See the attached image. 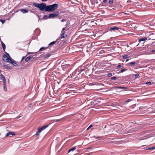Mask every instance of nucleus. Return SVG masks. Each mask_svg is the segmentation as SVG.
Listing matches in <instances>:
<instances>
[{
    "instance_id": "obj_1",
    "label": "nucleus",
    "mask_w": 155,
    "mask_h": 155,
    "mask_svg": "<svg viewBox=\"0 0 155 155\" xmlns=\"http://www.w3.org/2000/svg\"><path fill=\"white\" fill-rule=\"evenodd\" d=\"M33 5L35 7H38L41 11H42L44 10L45 11L47 12L46 8H47V6L44 3L39 4L34 2L33 4Z\"/></svg>"
},
{
    "instance_id": "obj_2",
    "label": "nucleus",
    "mask_w": 155,
    "mask_h": 155,
    "mask_svg": "<svg viewBox=\"0 0 155 155\" xmlns=\"http://www.w3.org/2000/svg\"><path fill=\"white\" fill-rule=\"evenodd\" d=\"M58 6V5L57 4H54L52 5H48L46 8L47 12H52L56 9Z\"/></svg>"
},
{
    "instance_id": "obj_3",
    "label": "nucleus",
    "mask_w": 155,
    "mask_h": 155,
    "mask_svg": "<svg viewBox=\"0 0 155 155\" xmlns=\"http://www.w3.org/2000/svg\"><path fill=\"white\" fill-rule=\"evenodd\" d=\"M58 11H56L55 13L50 14L48 16V18H53L58 16Z\"/></svg>"
},
{
    "instance_id": "obj_4",
    "label": "nucleus",
    "mask_w": 155,
    "mask_h": 155,
    "mask_svg": "<svg viewBox=\"0 0 155 155\" xmlns=\"http://www.w3.org/2000/svg\"><path fill=\"white\" fill-rule=\"evenodd\" d=\"M3 60L4 62H9L11 60V58L8 57L6 55L4 54L2 57Z\"/></svg>"
},
{
    "instance_id": "obj_5",
    "label": "nucleus",
    "mask_w": 155,
    "mask_h": 155,
    "mask_svg": "<svg viewBox=\"0 0 155 155\" xmlns=\"http://www.w3.org/2000/svg\"><path fill=\"white\" fill-rule=\"evenodd\" d=\"M116 126V127L114 129L115 131H117L118 132H120L122 128V125L120 124H118Z\"/></svg>"
},
{
    "instance_id": "obj_6",
    "label": "nucleus",
    "mask_w": 155,
    "mask_h": 155,
    "mask_svg": "<svg viewBox=\"0 0 155 155\" xmlns=\"http://www.w3.org/2000/svg\"><path fill=\"white\" fill-rule=\"evenodd\" d=\"M119 28L118 27L114 26L113 27L110 28L109 29V30L110 31H114L115 30H118Z\"/></svg>"
},
{
    "instance_id": "obj_7",
    "label": "nucleus",
    "mask_w": 155,
    "mask_h": 155,
    "mask_svg": "<svg viewBox=\"0 0 155 155\" xmlns=\"http://www.w3.org/2000/svg\"><path fill=\"white\" fill-rule=\"evenodd\" d=\"M48 126V125H46L44 126H42L38 128V130H39V132H41L43 130H45L47 127Z\"/></svg>"
},
{
    "instance_id": "obj_8",
    "label": "nucleus",
    "mask_w": 155,
    "mask_h": 155,
    "mask_svg": "<svg viewBox=\"0 0 155 155\" xmlns=\"http://www.w3.org/2000/svg\"><path fill=\"white\" fill-rule=\"evenodd\" d=\"M98 100L97 99H96L91 102V105H94L97 104L99 103Z\"/></svg>"
},
{
    "instance_id": "obj_9",
    "label": "nucleus",
    "mask_w": 155,
    "mask_h": 155,
    "mask_svg": "<svg viewBox=\"0 0 155 155\" xmlns=\"http://www.w3.org/2000/svg\"><path fill=\"white\" fill-rule=\"evenodd\" d=\"M67 35L66 34H65L64 32H61V34L60 37L59 38H60L59 40H60L61 38H65L67 37Z\"/></svg>"
},
{
    "instance_id": "obj_10",
    "label": "nucleus",
    "mask_w": 155,
    "mask_h": 155,
    "mask_svg": "<svg viewBox=\"0 0 155 155\" xmlns=\"http://www.w3.org/2000/svg\"><path fill=\"white\" fill-rule=\"evenodd\" d=\"M0 78L1 80H2L3 81V83L6 82L5 76L2 74H1L0 75Z\"/></svg>"
},
{
    "instance_id": "obj_11",
    "label": "nucleus",
    "mask_w": 155,
    "mask_h": 155,
    "mask_svg": "<svg viewBox=\"0 0 155 155\" xmlns=\"http://www.w3.org/2000/svg\"><path fill=\"white\" fill-rule=\"evenodd\" d=\"M60 38H58V39H57L55 41H53L50 43H49V44L48 45L49 46H51V45H53L55 44L56 42H57L59 40Z\"/></svg>"
},
{
    "instance_id": "obj_12",
    "label": "nucleus",
    "mask_w": 155,
    "mask_h": 155,
    "mask_svg": "<svg viewBox=\"0 0 155 155\" xmlns=\"http://www.w3.org/2000/svg\"><path fill=\"white\" fill-rule=\"evenodd\" d=\"M20 11H21L22 13L23 14L27 13L28 12V10L25 9H21L19 10Z\"/></svg>"
},
{
    "instance_id": "obj_13",
    "label": "nucleus",
    "mask_w": 155,
    "mask_h": 155,
    "mask_svg": "<svg viewBox=\"0 0 155 155\" xmlns=\"http://www.w3.org/2000/svg\"><path fill=\"white\" fill-rule=\"evenodd\" d=\"M147 40V38L146 37H145L144 38H140V39H139L138 41L140 43H141V42H142V41H143V42L144 41H146Z\"/></svg>"
},
{
    "instance_id": "obj_14",
    "label": "nucleus",
    "mask_w": 155,
    "mask_h": 155,
    "mask_svg": "<svg viewBox=\"0 0 155 155\" xmlns=\"http://www.w3.org/2000/svg\"><path fill=\"white\" fill-rule=\"evenodd\" d=\"M3 66L6 69H12V68L8 64L4 65Z\"/></svg>"
},
{
    "instance_id": "obj_15",
    "label": "nucleus",
    "mask_w": 155,
    "mask_h": 155,
    "mask_svg": "<svg viewBox=\"0 0 155 155\" xmlns=\"http://www.w3.org/2000/svg\"><path fill=\"white\" fill-rule=\"evenodd\" d=\"M10 135H15V134L14 132H9L6 134L5 137H7Z\"/></svg>"
},
{
    "instance_id": "obj_16",
    "label": "nucleus",
    "mask_w": 155,
    "mask_h": 155,
    "mask_svg": "<svg viewBox=\"0 0 155 155\" xmlns=\"http://www.w3.org/2000/svg\"><path fill=\"white\" fill-rule=\"evenodd\" d=\"M9 63L12 64L15 67L18 66V64L17 63L12 61L11 59L10 60Z\"/></svg>"
},
{
    "instance_id": "obj_17",
    "label": "nucleus",
    "mask_w": 155,
    "mask_h": 155,
    "mask_svg": "<svg viewBox=\"0 0 155 155\" xmlns=\"http://www.w3.org/2000/svg\"><path fill=\"white\" fill-rule=\"evenodd\" d=\"M32 57L33 56H31L27 57L25 59V61L26 62H28V61H30Z\"/></svg>"
},
{
    "instance_id": "obj_18",
    "label": "nucleus",
    "mask_w": 155,
    "mask_h": 155,
    "mask_svg": "<svg viewBox=\"0 0 155 155\" xmlns=\"http://www.w3.org/2000/svg\"><path fill=\"white\" fill-rule=\"evenodd\" d=\"M116 88L117 89H126L127 90L128 89L127 87H116Z\"/></svg>"
},
{
    "instance_id": "obj_19",
    "label": "nucleus",
    "mask_w": 155,
    "mask_h": 155,
    "mask_svg": "<svg viewBox=\"0 0 155 155\" xmlns=\"http://www.w3.org/2000/svg\"><path fill=\"white\" fill-rule=\"evenodd\" d=\"M1 43L2 45V46L3 48V50L4 51H5V49L6 48L5 45L4 43L2 41H1Z\"/></svg>"
},
{
    "instance_id": "obj_20",
    "label": "nucleus",
    "mask_w": 155,
    "mask_h": 155,
    "mask_svg": "<svg viewBox=\"0 0 155 155\" xmlns=\"http://www.w3.org/2000/svg\"><path fill=\"white\" fill-rule=\"evenodd\" d=\"M3 88L5 91H6L7 90L6 87V82L3 83Z\"/></svg>"
},
{
    "instance_id": "obj_21",
    "label": "nucleus",
    "mask_w": 155,
    "mask_h": 155,
    "mask_svg": "<svg viewBox=\"0 0 155 155\" xmlns=\"http://www.w3.org/2000/svg\"><path fill=\"white\" fill-rule=\"evenodd\" d=\"M136 62L135 61L132 62H131L130 63H128V65L130 66H134V64H136Z\"/></svg>"
},
{
    "instance_id": "obj_22",
    "label": "nucleus",
    "mask_w": 155,
    "mask_h": 155,
    "mask_svg": "<svg viewBox=\"0 0 155 155\" xmlns=\"http://www.w3.org/2000/svg\"><path fill=\"white\" fill-rule=\"evenodd\" d=\"M48 48V47H42L41 48H40L39 51H43V50H45L46 49H47Z\"/></svg>"
},
{
    "instance_id": "obj_23",
    "label": "nucleus",
    "mask_w": 155,
    "mask_h": 155,
    "mask_svg": "<svg viewBox=\"0 0 155 155\" xmlns=\"http://www.w3.org/2000/svg\"><path fill=\"white\" fill-rule=\"evenodd\" d=\"M76 149V147H75V146L74 147H72V148H71L68 150V153H69L71 151H73L74 150H75Z\"/></svg>"
},
{
    "instance_id": "obj_24",
    "label": "nucleus",
    "mask_w": 155,
    "mask_h": 155,
    "mask_svg": "<svg viewBox=\"0 0 155 155\" xmlns=\"http://www.w3.org/2000/svg\"><path fill=\"white\" fill-rule=\"evenodd\" d=\"M131 101V100L130 99H129L124 101L123 103V104L124 105H126L128 102H130Z\"/></svg>"
},
{
    "instance_id": "obj_25",
    "label": "nucleus",
    "mask_w": 155,
    "mask_h": 155,
    "mask_svg": "<svg viewBox=\"0 0 155 155\" xmlns=\"http://www.w3.org/2000/svg\"><path fill=\"white\" fill-rule=\"evenodd\" d=\"M139 127H137L131 129V130H132V131L135 132L137 131V130H139Z\"/></svg>"
},
{
    "instance_id": "obj_26",
    "label": "nucleus",
    "mask_w": 155,
    "mask_h": 155,
    "mask_svg": "<svg viewBox=\"0 0 155 155\" xmlns=\"http://www.w3.org/2000/svg\"><path fill=\"white\" fill-rule=\"evenodd\" d=\"M48 18V17L47 15H45L42 18L43 20H46Z\"/></svg>"
},
{
    "instance_id": "obj_27",
    "label": "nucleus",
    "mask_w": 155,
    "mask_h": 155,
    "mask_svg": "<svg viewBox=\"0 0 155 155\" xmlns=\"http://www.w3.org/2000/svg\"><path fill=\"white\" fill-rule=\"evenodd\" d=\"M127 70V69H125V68L123 69H121L120 72H118L117 73H120L121 72H124V71H125Z\"/></svg>"
},
{
    "instance_id": "obj_28",
    "label": "nucleus",
    "mask_w": 155,
    "mask_h": 155,
    "mask_svg": "<svg viewBox=\"0 0 155 155\" xmlns=\"http://www.w3.org/2000/svg\"><path fill=\"white\" fill-rule=\"evenodd\" d=\"M51 56V54H46L45 55V58H47Z\"/></svg>"
},
{
    "instance_id": "obj_29",
    "label": "nucleus",
    "mask_w": 155,
    "mask_h": 155,
    "mask_svg": "<svg viewBox=\"0 0 155 155\" xmlns=\"http://www.w3.org/2000/svg\"><path fill=\"white\" fill-rule=\"evenodd\" d=\"M148 149L150 150H153L155 149V147H148Z\"/></svg>"
},
{
    "instance_id": "obj_30",
    "label": "nucleus",
    "mask_w": 155,
    "mask_h": 155,
    "mask_svg": "<svg viewBox=\"0 0 155 155\" xmlns=\"http://www.w3.org/2000/svg\"><path fill=\"white\" fill-rule=\"evenodd\" d=\"M128 57H129L128 56V55H124L123 56V59H126V58H128Z\"/></svg>"
},
{
    "instance_id": "obj_31",
    "label": "nucleus",
    "mask_w": 155,
    "mask_h": 155,
    "mask_svg": "<svg viewBox=\"0 0 155 155\" xmlns=\"http://www.w3.org/2000/svg\"><path fill=\"white\" fill-rule=\"evenodd\" d=\"M110 79L112 80H115L117 79V77H113L111 78Z\"/></svg>"
},
{
    "instance_id": "obj_32",
    "label": "nucleus",
    "mask_w": 155,
    "mask_h": 155,
    "mask_svg": "<svg viewBox=\"0 0 155 155\" xmlns=\"http://www.w3.org/2000/svg\"><path fill=\"white\" fill-rule=\"evenodd\" d=\"M147 138L146 136H144L143 137H141L140 140H143L144 139H147Z\"/></svg>"
},
{
    "instance_id": "obj_33",
    "label": "nucleus",
    "mask_w": 155,
    "mask_h": 155,
    "mask_svg": "<svg viewBox=\"0 0 155 155\" xmlns=\"http://www.w3.org/2000/svg\"><path fill=\"white\" fill-rule=\"evenodd\" d=\"M40 132L39 131V130H38L36 132V135L37 136H39V133H40Z\"/></svg>"
},
{
    "instance_id": "obj_34",
    "label": "nucleus",
    "mask_w": 155,
    "mask_h": 155,
    "mask_svg": "<svg viewBox=\"0 0 155 155\" xmlns=\"http://www.w3.org/2000/svg\"><path fill=\"white\" fill-rule=\"evenodd\" d=\"M114 0H110L109 1V3L110 5H112L113 2Z\"/></svg>"
},
{
    "instance_id": "obj_35",
    "label": "nucleus",
    "mask_w": 155,
    "mask_h": 155,
    "mask_svg": "<svg viewBox=\"0 0 155 155\" xmlns=\"http://www.w3.org/2000/svg\"><path fill=\"white\" fill-rule=\"evenodd\" d=\"M93 137L95 138L96 139H97V138L99 139V140H101V139L102 138L101 137H96L95 136H94Z\"/></svg>"
},
{
    "instance_id": "obj_36",
    "label": "nucleus",
    "mask_w": 155,
    "mask_h": 155,
    "mask_svg": "<svg viewBox=\"0 0 155 155\" xmlns=\"http://www.w3.org/2000/svg\"><path fill=\"white\" fill-rule=\"evenodd\" d=\"M0 21L3 24L5 22V20L0 19Z\"/></svg>"
},
{
    "instance_id": "obj_37",
    "label": "nucleus",
    "mask_w": 155,
    "mask_h": 155,
    "mask_svg": "<svg viewBox=\"0 0 155 155\" xmlns=\"http://www.w3.org/2000/svg\"><path fill=\"white\" fill-rule=\"evenodd\" d=\"M112 76V74L111 73H109L107 74V76L108 77H110Z\"/></svg>"
},
{
    "instance_id": "obj_38",
    "label": "nucleus",
    "mask_w": 155,
    "mask_h": 155,
    "mask_svg": "<svg viewBox=\"0 0 155 155\" xmlns=\"http://www.w3.org/2000/svg\"><path fill=\"white\" fill-rule=\"evenodd\" d=\"M62 119H58V120H53L54 121V122L59 121H60V120H61Z\"/></svg>"
},
{
    "instance_id": "obj_39",
    "label": "nucleus",
    "mask_w": 155,
    "mask_h": 155,
    "mask_svg": "<svg viewBox=\"0 0 155 155\" xmlns=\"http://www.w3.org/2000/svg\"><path fill=\"white\" fill-rule=\"evenodd\" d=\"M122 65L120 64H119L118 65V66H117V69H119V68H121V67H122Z\"/></svg>"
},
{
    "instance_id": "obj_40",
    "label": "nucleus",
    "mask_w": 155,
    "mask_h": 155,
    "mask_svg": "<svg viewBox=\"0 0 155 155\" xmlns=\"http://www.w3.org/2000/svg\"><path fill=\"white\" fill-rule=\"evenodd\" d=\"M135 77L136 78H138V76H139V74H135L134 75Z\"/></svg>"
},
{
    "instance_id": "obj_41",
    "label": "nucleus",
    "mask_w": 155,
    "mask_h": 155,
    "mask_svg": "<svg viewBox=\"0 0 155 155\" xmlns=\"http://www.w3.org/2000/svg\"><path fill=\"white\" fill-rule=\"evenodd\" d=\"M34 53H35V52H28L27 54H26V56H27L28 55H29V54H34Z\"/></svg>"
},
{
    "instance_id": "obj_42",
    "label": "nucleus",
    "mask_w": 155,
    "mask_h": 155,
    "mask_svg": "<svg viewBox=\"0 0 155 155\" xmlns=\"http://www.w3.org/2000/svg\"><path fill=\"white\" fill-rule=\"evenodd\" d=\"M151 82L148 81V82H147L146 83V84H148V85H150L151 84Z\"/></svg>"
},
{
    "instance_id": "obj_43",
    "label": "nucleus",
    "mask_w": 155,
    "mask_h": 155,
    "mask_svg": "<svg viewBox=\"0 0 155 155\" xmlns=\"http://www.w3.org/2000/svg\"><path fill=\"white\" fill-rule=\"evenodd\" d=\"M65 28H62V30L61 31V32H64V31L65 30Z\"/></svg>"
},
{
    "instance_id": "obj_44",
    "label": "nucleus",
    "mask_w": 155,
    "mask_h": 155,
    "mask_svg": "<svg viewBox=\"0 0 155 155\" xmlns=\"http://www.w3.org/2000/svg\"><path fill=\"white\" fill-rule=\"evenodd\" d=\"M92 124H91V125H90V126L87 128V130H88L90 128H91V127H92Z\"/></svg>"
},
{
    "instance_id": "obj_45",
    "label": "nucleus",
    "mask_w": 155,
    "mask_h": 155,
    "mask_svg": "<svg viewBox=\"0 0 155 155\" xmlns=\"http://www.w3.org/2000/svg\"><path fill=\"white\" fill-rule=\"evenodd\" d=\"M26 55L25 56H23L22 58V59H21V61H22L25 58L26 56Z\"/></svg>"
},
{
    "instance_id": "obj_46",
    "label": "nucleus",
    "mask_w": 155,
    "mask_h": 155,
    "mask_svg": "<svg viewBox=\"0 0 155 155\" xmlns=\"http://www.w3.org/2000/svg\"><path fill=\"white\" fill-rule=\"evenodd\" d=\"M5 53H6V55H8L9 57L10 58V55H9V54L8 53H7V52H5Z\"/></svg>"
},
{
    "instance_id": "obj_47",
    "label": "nucleus",
    "mask_w": 155,
    "mask_h": 155,
    "mask_svg": "<svg viewBox=\"0 0 155 155\" xmlns=\"http://www.w3.org/2000/svg\"><path fill=\"white\" fill-rule=\"evenodd\" d=\"M107 1V0H103V3H105Z\"/></svg>"
},
{
    "instance_id": "obj_48",
    "label": "nucleus",
    "mask_w": 155,
    "mask_h": 155,
    "mask_svg": "<svg viewBox=\"0 0 155 155\" xmlns=\"http://www.w3.org/2000/svg\"><path fill=\"white\" fill-rule=\"evenodd\" d=\"M65 21V19H62L61 20V21L62 22Z\"/></svg>"
},
{
    "instance_id": "obj_49",
    "label": "nucleus",
    "mask_w": 155,
    "mask_h": 155,
    "mask_svg": "<svg viewBox=\"0 0 155 155\" xmlns=\"http://www.w3.org/2000/svg\"><path fill=\"white\" fill-rule=\"evenodd\" d=\"M155 50H153L151 51V52L152 53H153L154 52H155Z\"/></svg>"
},
{
    "instance_id": "obj_50",
    "label": "nucleus",
    "mask_w": 155,
    "mask_h": 155,
    "mask_svg": "<svg viewBox=\"0 0 155 155\" xmlns=\"http://www.w3.org/2000/svg\"><path fill=\"white\" fill-rule=\"evenodd\" d=\"M148 148H147V147H144V149H145V150H148Z\"/></svg>"
},
{
    "instance_id": "obj_51",
    "label": "nucleus",
    "mask_w": 155,
    "mask_h": 155,
    "mask_svg": "<svg viewBox=\"0 0 155 155\" xmlns=\"http://www.w3.org/2000/svg\"><path fill=\"white\" fill-rule=\"evenodd\" d=\"M79 115H81L80 114H76V115L78 116H79Z\"/></svg>"
},
{
    "instance_id": "obj_52",
    "label": "nucleus",
    "mask_w": 155,
    "mask_h": 155,
    "mask_svg": "<svg viewBox=\"0 0 155 155\" xmlns=\"http://www.w3.org/2000/svg\"><path fill=\"white\" fill-rule=\"evenodd\" d=\"M30 11L31 12H32V13H34V12L32 11Z\"/></svg>"
},
{
    "instance_id": "obj_53",
    "label": "nucleus",
    "mask_w": 155,
    "mask_h": 155,
    "mask_svg": "<svg viewBox=\"0 0 155 155\" xmlns=\"http://www.w3.org/2000/svg\"><path fill=\"white\" fill-rule=\"evenodd\" d=\"M129 60V59H126V62L128 61Z\"/></svg>"
},
{
    "instance_id": "obj_54",
    "label": "nucleus",
    "mask_w": 155,
    "mask_h": 155,
    "mask_svg": "<svg viewBox=\"0 0 155 155\" xmlns=\"http://www.w3.org/2000/svg\"><path fill=\"white\" fill-rule=\"evenodd\" d=\"M84 69H82L81 70V71H84Z\"/></svg>"
},
{
    "instance_id": "obj_55",
    "label": "nucleus",
    "mask_w": 155,
    "mask_h": 155,
    "mask_svg": "<svg viewBox=\"0 0 155 155\" xmlns=\"http://www.w3.org/2000/svg\"><path fill=\"white\" fill-rule=\"evenodd\" d=\"M66 25V27H67V24Z\"/></svg>"
},
{
    "instance_id": "obj_56",
    "label": "nucleus",
    "mask_w": 155,
    "mask_h": 155,
    "mask_svg": "<svg viewBox=\"0 0 155 155\" xmlns=\"http://www.w3.org/2000/svg\"><path fill=\"white\" fill-rule=\"evenodd\" d=\"M68 30V28L67 29H66V30Z\"/></svg>"
},
{
    "instance_id": "obj_57",
    "label": "nucleus",
    "mask_w": 155,
    "mask_h": 155,
    "mask_svg": "<svg viewBox=\"0 0 155 155\" xmlns=\"http://www.w3.org/2000/svg\"><path fill=\"white\" fill-rule=\"evenodd\" d=\"M144 42H143L142 43V44H143Z\"/></svg>"
},
{
    "instance_id": "obj_58",
    "label": "nucleus",
    "mask_w": 155,
    "mask_h": 155,
    "mask_svg": "<svg viewBox=\"0 0 155 155\" xmlns=\"http://www.w3.org/2000/svg\"><path fill=\"white\" fill-rule=\"evenodd\" d=\"M90 148H90H90H88V149H90Z\"/></svg>"
}]
</instances>
